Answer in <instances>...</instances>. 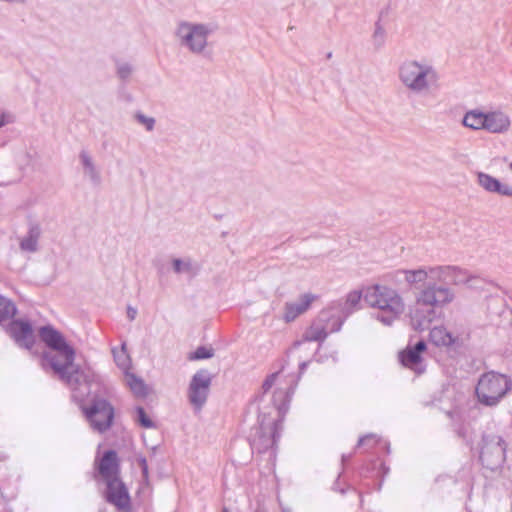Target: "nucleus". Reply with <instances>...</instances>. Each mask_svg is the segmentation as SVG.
<instances>
[{
	"instance_id": "obj_1",
	"label": "nucleus",
	"mask_w": 512,
	"mask_h": 512,
	"mask_svg": "<svg viewBox=\"0 0 512 512\" xmlns=\"http://www.w3.org/2000/svg\"><path fill=\"white\" fill-rule=\"evenodd\" d=\"M405 281L415 285L429 280L415 295V304L410 312L411 323L416 330H426L437 318V309L453 302L454 291L448 285H458L467 276L457 266H434L415 270H401Z\"/></svg>"
},
{
	"instance_id": "obj_2",
	"label": "nucleus",
	"mask_w": 512,
	"mask_h": 512,
	"mask_svg": "<svg viewBox=\"0 0 512 512\" xmlns=\"http://www.w3.org/2000/svg\"><path fill=\"white\" fill-rule=\"evenodd\" d=\"M398 79L408 92L418 96L427 95L439 87L437 70L425 60H404L398 68Z\"/></svg>"
},
{
	"instance_id": "obj_3",
	"label": "nucleus",
	"mask_w": 512,
	"mask_h": 512,
	"mask_svg": "<svg viewBox=\"0 0 512 512\" xmlns=\"http://www.w3.org/2000/svg\"><path fill=\"white\" fill-rule=\"evenodd\" d=\"M364 301L369 307L376 309V320L385 326H391L405 311V303L394 288L387 285L374 284L366 287Z\"/></svg>"
},
{
	"instance_id": "obj_4",
	"label": "nucleus",
	"mask_w": 512,
	"mask_h": 512,
	"mask_svg": "<svg viewBox=\"0 0 512 512\" xmlns=\"http://www.w3.org/2000/svg\"><path fill=\"white\" fill-rule=\"evenodd\" d=\"M39 336L52 350L44 357L55 373H63L64 368H73L75 351L59 331L51 326H45L39 330Z\"/></svg>"
},
{
	"instance_id": "obj_5",
	"label": "nucleus",
	"mask_w": 512,
	"mask_h": 512,
	"mask_svg": "<svg viewBox=\"0 0 512 512\" xmlns=\"http://www.w3.org/2000/svg\"><path fill=\"white\" fill-rule=\"evenodd\" d=\"M213 28L204 23L180 21L174 31V36L180 47L194 55H204L208 48V37Z\"/></svg>"
},
{
	"instance_id": "obj_6",
	"label": "nucleus",
	"mask_w": 512,
	"mask_h": 512,
	"mask_svg": "<svg viewBox=\"0 0 512 512\" xmlns=\"http://www.w3.org/2000/svg\"><path fill=\"white\" fill-rule=\"evenodd\" d=\"M510 389L511 381L507 376L488 372L480 377L476 386V396L481 404L493 407L498 405Z\"/></svg>"
},
{
	"instance_id": "obj_7",
	"label": "nucleus",
	"mask_w": 512,
	"mask_h": 512,
	"mask_svg": "<svg viewBox=\"0 0 512 512\" xmlns=\"http://www.w3.org/2000/svg\"><path fill=\"white\" fill-rule=\"evenodd\" d=\"M362 299L361 291H351L347 294L345 300H339L334 302L329 309L322 311L319 316L320 322H328L330 316L335 317L331 326L329 327L330 332H337L341 329V326L345 319L351 315L354 311L360 307V301Z\"/></svg>"
},
{
	"instance_id": "obj_8",
	"label": "nucleus",
	"mask_w": 512,
	"mask_h": 512,
	"mask_svg": "<svg viewBox=\"0 0 512 512\" xmlns=\"http://www.w3.org/2000/svg\"><path fill=\"white\" fill-rule=\"evenodd\" d=\"M299 377L300 376L284 375V367H282L279 371L267 376L262 384V391L263 393H267L273 386H276L273 401L279 411H281L286 402L290 400Z\"/></svg>"
},
{
	"instance_id": "obj_9",
	"label": "nucleus",
	"mask_w": 512,
	"mask_h": 512,
	"mask_svg": "<svg viewBox=\"0 0 512 512\" xmlns=\"http://www.w3.org/2000/svg\"><path fill=\"white\" fill-rule=\"evenodd\" d=\"M71 389L72 399L80 405V408L86 407L84 402L91 393L93 376L84 372L73 364V368H64L63 373H57Z\"/></svg>"
},
{
	"instance_id": "obj_10",
	"label": "nucleus",
	"mask_w": 512,
	"mask_h": 512,
	"mask_svg": "<svg viewBox=\"0 0 512 512\" xmlns=\"http://www.w3.org/2000/svg\"><path fill=\"white\" fill-rule=\"evenodd\" d=\"M82 412L91 428L99 433L107 431L112 426L114 408L104 398L94 397L89 406L82 407Z\"/></svg>"
},
{
	"instance_id": "obj_11",
	"label": "nucleus",
	"mask_w": 512,
	"mask_h": 512,
	"mask_svg": "<svg viewBox=\"0 0 512 512\" xmlns=\"http://www.w3.org/2000/svg\"><path fill=\"white\" fill-rule=\"evenodd\" d=\"M506 444L496 434H483L480 444L479 459L484 467L492 471L499 468L505 461Z\"/></svg>"
},
{
	"instance_id": "obj_12",
	"label": "nucleus",
	"mask_w": 512,
	"mask_h": 512,
	"mask_svg": "<svg viewBox=\"0 0 512 512\" xmlns=\"http://www.w3.org/2000/svg\"><path fill=\"white\" fill-rule=\"evenodd\" d=\"M211 381V375L207 370H199L193 375L188 388V398L196 410H200L206 403Z\"/></svg>"
},
{
	"instance_id": "obj_13",
	"label": "nucleus",
	"mask_w": 512,
	"mask_h": 512,
	"mask_svg": "<svg viewBox=\"0 0 512 512\" xmlns=\"http://www.w3.org/2000/svg\"><path fill=\"white\" fill-rule=\"evenodd\" d=\"M426 351V343L423 340L415 345H408L399 353L400 363L407 369L412 370L416 375H421L426 370V364L422 353Z\"/></svg>"
},
{
	"instance_id": "obj_14",
	"label": "nucleus",
	"mask_w": 512,
	"mask_h": 512,
	"mask_svg": "<svg viewBox=\"0 0 512 512\" xmlns=\"http://www.w3.org/2000/svg\"><path fill=\"white\" fill-rule=\"evenodd\" d=\"M282 430V421L275 420L268 426L261 423L258 437H254L252 447L257 449L258 452H264L268 448H272L280 437Z\"/></svg>"
},
{
	"instance_id": "obj_15",
	"label": "nucleus",
	"mask_w": 512,
	"mask_h": 512,
	"mask_svg": "<svg viewBox=\"0 0 512 512\" xmlns=\"http://www.w3.org/2000/svg\"><path fill=\"white\" fill-rule=\"evenodd\" d=\"M106 499L118 509L129 507V495L124 483L119 477L106 480Z\"/></svg>"
},
{
	"instance_id": "obj_16",
	"label": "nucleus",
	"mask_w": 512,
	"mask_h": 512,
	"mask_svg": "<svg viewBox=\"0 0 512 512\" xmlns=\"http://www.w3.org/2000/svg\"><path fill=\"white\" fill-rule=\"evenodd\" d=\"M8 332L19 346L27 349L33 346L34 334L29 322L22 320L12 321L8 327Z\"/></svg>"
},
{
	"instance_id": "obj_17",
	"label": "nucleus",
	"mask_w": 512,
	"mask_h": 512,
	"mask_svg": "<svg viewBox=\"0 0 512 512\" xmlns=\"http://www.w3.org/2000/svg\"><path fill=\"white\" fill-rule=\"evenodd\" d=\"M477 184L489 193L512 197V187L510 185L501 183L497 178L487 173H477Z\"/></svg>"
},
{
	"instance_id": "obj_18",
	"label": "nucleus",
	"mask_w": 512,
	"mask_h": 512,
	"mask_svg": "<svg viewBox=\"0 0 512 512\" xmlns=\"http://www.w3.org/2000/svg\"><path fill=\"white\" fill-rule=\"evenodd\" d=\"M511 126L509 116L502 111H490L485 113L484 130L493 134L506 133Z\"/></svg>"
},
{
	"instance_id": "obj_19",
	"label": "nucleus",
	"mask_w": 512,
	"mask_h": 512,
	"mask_svg": "<svg viewBox=\"0 0 512 512\" xmlns=\"http://www.w3.org/2000/svg\"><path fill=\"white\" fill-rule=\"evenodd\" d=\"M315 298V295L307 293L301 295L294 302H287L285 304L284 320L287 323L294 321L299 315L308 310Z\"/></svg>"
},
{
	"instance_id": "obj_20",
	"label": "nucleus",
	"mask_w": 512,
	"mask_h": 512,
	"mask_svg": "<svg viewBox=\"0 0 512 512\" xmlns=\"http://www.w3.org/2000/svg\"><path fill=\"white\" fill-rule=\"evenodd\" d=\"M98 472L104 481L119 477V463L115 451L108 450L103 454L98 465Z\"/></svg>"
},
{
	"instance_id": "obj_21",
	"label": "nucleus",
	"mask_w": 512,
	"mask_h": 512,
	"mask_svg": "<svg viewBox=\"0 0 512 512\" xmlns=\"http://www.w3.org/2000/svg\"><path fill=\"white\" fill-rule=\"evenodd\" d=\"M79 160L81 162L84 175L89 178L92 184L99 185L101 183V174L96 167L92 156L86 150H82L79 153Z\"/></svg>"
},
{
	"instance_id": "obj_22",
	"label": "nucleus",
	"mask_w": 512,
	"mask_h": 512,
	"mask_svg": "<svg viewBox=\"0 0 512 512\" xmlns=\"http://www.w3.org/2000/svg\"><path fill=\"white\" fill-rule=\"evenodd\" d=\"M41 236L39 225L33 224L29 227L27 234L20 240L22 252L34 253L38 250V241Z\"/></svg>"
},
{
	"instance_id": "obj_23",
	"label": "nucleus",
	"mask_w": 512,
	"mask_h": 512,
	"mask_svg": "<svg viewBox=\"0 0 512 512\" xmlns=\"http://www.w3.org/2000/svg\"><path fill=\"white\" fill-rule=\"evenodd\" d=\"M430 338L437 346L449 347L456 342V337H454L444 326H436L431 329Z\"/></svg>"
},
{
	"instance_id": "obj_24",
	"label": "nucleus",
	"mask_w": 512,
	"mask_h": 512,
	"mask_svg": "<svg viewBox=\"0 0 512 512\" xmlns=\"http://www.w3.org/2000/svg\"><path fill=\"white\" fill-rule=\"evenodd\" d=\"M172 267L176 274H186L191 278L199 272V266L190 258H175L172 260Z\"/></svg>"
},
{
	"instance_id": "obj_25",
	"label": "nucleus",
	"mask_w": 512,
	"mask_h": 512,
	"mask_svg": "<svg viewBox=\"0 0 512 512\" xmlns=\"http://www.w3.org/2000/svg\"><path fill=\"white\" fill-rule=\"evenodd\" d=\"M462 124L472 130H484L485 113L478 110H470L465 113Z\"/></svg>"
},
{
	"instance_id": "obj_26",
	"label": "nucleus",
	"mask_w": 512,
	"mask_h": 512,
	"mask_svg": "<svg viewBox=\"0 0 512 512\" xmlns=\"http://www.w3.org/2000/svg\"><path fill=\"white\" fill-rule=\"evenodd\" d=\"M327 328L328 325L324 326L320 322L312 323V325L304 332L303 341H324L328 335Z\"/></svg>"
},
{
	"instance_id": "obj_27",
	"label": "nucleus",
	"mask_w": 512,
	"mask_h": 512,
	"mask_svg": "<svg viewBox=\"0 0 512 512\" xmlns=\"http://www.w3.org/2000/svg\"><path fill=\"white\" fill-rule=\"evenodd\" d=\"M371 41L376 50L381 49L386 42V30L380 21L375 23Z\"/></svg>"
},
{
	"instance_id": "obj_28",
	"label": "nucleus",
	"mask_w": 512,
	"mask_h": 512,
	"mask_svg": "<svg viewBox=\"0 0 512 512\" xmlns=\"http://www.w3.org/2000/svg\"><path fill=\"white\" fill-rule=\"evenodd\" d=\"M126 382L131 391L137 395V396H144L145 395V384L144 382L136 377L134 374H127L126 375Z\"/></svg>"
},
{
	"instance_id": "obj_29",
	"label": "nucleus",
	"mask_w": 512,
	"mask_h": 512,
	"mask_svg": "<svg viewBox=\"0 0 512 512\" xmlns=\"http://www.w3.org/2000/svg\"><path fill=\"white\" fill-rule=\"evenodd\" d=\"M16 313L13 302L0 296V322L12 318Z\"/></svg>"
},
{
	"instance_id": "obj_30",
	"label": "nucleus",
	"mask_w": 512,
	"mask_h": 512,
	"mask_svg": "<svg viewBox=\"0 0 512 512\" xmlns=\"http://www.w3.org/2000/svg\"><path fill=\"white\" fill-rule=\"evenodd\" d=\"M214 350L211 347L200 346L193 353H190L188 359L191 361L209 359L213 357Z\"/></svg>"
},
{
	"instance_id": "obj_31",
	"label": "nucleus",
	"mask_w": 512,
	"mask_h": 512,
	"mask_svg": "<svg viewBox=\"0 0 512 512\" xmlns=\"http://www.w3.org/2000/svg\"><path fill=\"white\" fill-rule=\"evenodd\" d=\"M133 72V67L128 62L117 61L116 62V73L117 76L122 80H127Z\"/></svg>"
},
{
	"instance_id": "obj_32",
	"label": "nucleus",
	"mask_w": 512,
	"mask_h": 512,
	"mask_svg": "<svg viewBox=\"0 0 512 512\" xmlns=\"http://www.w3.org/2000/svg\"><path fill=\"white\" fill-rule=\"evenodd\" d=\"M134 119L141 125H143L147 131H152L155 127L156 120L153 117L144 115L142 112H136Z\"/></svg>"
},
{
	"instance_id": "obj_33",
	"label": "nucleus",
	"mask_w": 512,
	"mask_h": 512,
	"mask_svg": "<svg viewBox=\"0 0 512 512\" xmlns=\"http://www.w3.org/2000/svg\"><path fill=\"white\" fill-rule=\"evenodd\" d=\"M461 271L465 273V275L467 276V280L461 282L459 285L465 284L469 288H473V289L481 287L480 284L483 281H482V279L479 276L470 274L467 270H464V269H461Z\"/></svg>"
},
{
	"instance_id": "obj_34",
	"label": "nucleus",
	"mask_w": 512,
	"mask_h": 512,
	"mask_svg": "<svg viewBox=\"0 0 512 512\" xmlns=\"http://www.w3.org/2000/svg\"><path fill=\"white\" fill-rule=\"evenodd\" d=\"M137 421L144 428H152L154 426L152 420L147 416L145 410L142 407L136 408Z\"/></svg>"
},
{
	"instance_id": "obj_35",
	"label": "nucleus",
	"mask_w": 512,
	"mask_h": 512,
	"mask_svg": "<svg viewBox=\"0 0 512 512\" xmlns=\"http://www.w3.org/2000/svg\"><path fill=\"white\" fill-rule=\"evenodd\" d=\"M378 442L377 436L375 434H368L364 437H361L358 441V446H368L372 447Z\"/></svg>"
},
{
	"instance_id": "obj_36",
	"label": "nucleus",
	"mask_w": 512,
	"mask_h": 512,
	"mask_svg": "<svg viewBox=\"0 0 512 512\" xmlns=\"http://www.w3.org/2000/svg\"><path fill=\"white\" fill-rule=\"evenodd\" d=\"M137 316V309L131 306L127 308V317L129 320L133 321Z\"/></svg>"
},
{
	"instance_id": "obj_37",
	"label": "nucleus",
	"mask_w": 512,
	"mask_h": 512,
	"mask_svg": "<svg viewBox=\"0 0 512 512\" xmlns=\"http://www.w3.org/2000/svg\"><path fill=\"white\" fill-rule=\"evenodd\" d=\"M116 362L119 366L125 367L128 361V357L126 355L115 356Z\"/></svg>"
},
{
	"instance_id": "obj_38",
	"label": "nucleus",
	"mask_w": 512,
	"mask_h": 512,
	"mask_svg": "<svg viewBox=\"0 0 512 512\" xmlns=\"http://www.w3.org/2000/svg\"><path fill=\"white\" fill-rule=\"evenodd\" d=\"M307 364L308 362L306 361H303L299 364V374H302L305 371Z\"/></svg>"
},
{
	"instance_id": "obj_39",
	"label": "nucleus",
	"mask_w": 512,
	"mask_h": 512,
	"mask_svg": "<svg viewBox=\"0 0 512 512\" xmlns=\"http://www.w3.org/2000/svg\"><path fill=\"white\" fill-rule=\"evenodd\" d=\"M5 124H6V119H5L4 115H2L1 120H0V127L4 126Z\"/></svg>"
},
{
	"instance_id": "obj_40",
	"label": "nucleus",
	"mask_w": 512,
	"mask_h": 512,
	"mask_svg": "<svg viewBox=\"0 0 512 512\" xmlns=\"http://www.w3.org/2000/svg\"><path fill=\"white\" fill-rule=\"evenodd\" d=\"M142 464H143V472L146 474L147 473V467H146V460L145 459L142 460Z\"/></svg>"
},
{
	"instance_id": "obj_41",
	"label": "nucleus",
	"mask_w": 512,
	"mask_h": 512,
	"mask_svg": "<svg viewBox=\"0 0 512 512\" xmlns=\"http://www.w3.org/2000/svg\"><path fill=\"white\" fill-rule=\"evenodd\" d=\"M300 344H301V341H297V342H295V343H294V347H297V346H299Z\"/></svg>"
},
{
	"instance_id": "obj_42",
	"label": "nucleus",
	"mask_w": 512,
	"mask_h": 512,
	"mask_svg": "<svg viewBox=\"0 0 512 512\" xmlns=\"http://www.w3.org/2000/svg\"><path fill=\"white\" fill-rule=\"evenodd\" d=\"M509 168L512 170V163L509 164Z\"/></svg>"
},
{
	"instance_id": "obj_43",
	"label": "nucleus",
	"mask_w": 512,
	"mask_h": 512,
	"mask_svg": "<svg viewBox=\"0 0 512 512\" xmlns=\"http://www.w3.org/2000/svg\"><path fill=\"white\" fill-rule=\"evenodd\" d=\"M224 512H229V511H227V510H224Z\"/></svg>"
}]
</instances>
